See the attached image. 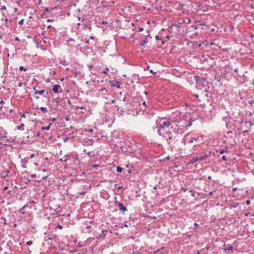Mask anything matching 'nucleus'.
Wrapping results in <instances>:
<instances>
[{
  "instance_id": "nucleus-1",
  "label": "nucleus",
  "mask_w": 254,
  "mask_h": 254,
  "mask_svg": "<svg viewBox=\"0 0 254 254\" xmlns=\"http://www.w3.org/2000/svg\"><path fill=\"white\" fill-rule=\"evenodd\" d=\"M156 123L157 124L156 127L162 129L169 127L171 124V120L165 118H159L158 120H156Z\"/></svg>"
},
{
  "instance_id": "nucleus-2",
  "label": "nucleus",
  "mask_w": 254,
  "mask_h": 254,
  "mask_svg": "<svg viewBox=\"0 0 254 254\" xmlns=\"http://www.w3.org/2000/svg\"><path fill=\"white\" fill-rule=\"evenodd\" d=\"M52 90L55 93H58L62 92V89L59 84H56L53 87Z\"/></svg>"
},
{
  "instance_id": "nucleus-3",
  "label": "nucleus",
  "mask_w": 254,
  "mask_h": 254,
  "mask_svg": "<svg viewBox=\"0 0 254 254\" xmlns=\"http://www.w3.org/2000/svg\"><path fill=\"white\" fill-rule=\"evenodd\" d=\"M147 34L145 35V36H146L145 39L141 41L139 44V45L140 46H143L148 42V40L147 39V37L150 36V34L149 33L148 31H147Z\"/></svg>"
},
{
  "instance_id": "nucleus-4",
  "label": "nucleus",
  "mask_w": 254,
  "mask_h": 254,
  "mask_svg": "<svg viewBox=\"0 0 254 254\" xmlns=\"http://www.w3.org/2000/svg\"><path fill=\"white\" fill-rule=\"evenodd\" d=\"M84 29H88L90 31L92 30V26L90 22H85L82 24Z\"/></svg>"
},
{
  "instance_id": "nucleus-5",
  "label": "nucleus",
  "mask_w": 254,
  "mask_h": 254,
  "mask_svg": "<svg viewBox=\"0 0 254 254\" xmlns=\"http://www.w3.org/2000/svg\"><path fill=\"white\" fill-rule=\"evenodd\" d=\"M110 83L112 85V86H115L117 87L118 88H119L120 87V82L117 81H112L110 80L109 81Z\"/></svg>"
},
{
  "instance_id": "nucleus-6",
  "label": "nucleus",
  "mask_w": 254,
  "mask_h": 254,
  "mask_svg": "<svg viewBox=\"0 0 254 254\" xmlns=\"http://www.w3.org/2000/svg\"><path fill=\"white\" fill-rule=\"evenodd\" d=\"M119 208L120 210L122 211L123 213L127 210L126 207L122 203H119Z\"/></svg>"
},
{
  "instance_id": "nucleus-7",
  "label": "nucleus",
  "mask_w": 254,
  "mask_h": 254,
  "mask_svg": "<svg viewBox=\"0 0 254 254\" xmlns=\"http://www.w3.org/2000/svg\"><path fill=\"white\" fill-rule=\"evenodd\" d=\"M29 160V157H26L21 160L22 162V167L23 168H26V164L27 163Z\"/></svg>"
},
{
  "instance_id": "nucleus-8",
  "label": "nucleus",
  "mask_w": 254,
  "mask_h": 254,
  "mask_svg": "<svg viewBox=\"0 0 254 254\" xmlns=\"http://www.w3.org/2000/svg\"><path fill=\"white\" fill-rule=\"evenodd\" d=\"M45 93L44 90H36L34 91V95H38L40 94L42 95Z\"/></svg>"
},
{
  "instance_id": "nucleus-9",
  "label": "nucleus",
  "mask_w": 254,
  "mask_h": 254,
  "mask_svg": "<svg viewBox=\"0 0 254 254\" xmlns=\"http://www.w3.org/2000/svg\"><path fill=\"white\" fill-rule=\"evenodd\" d=\"M193 140H195V141L199 142V138L198 137H193L191 138V139L190 141V143H193Z\"/></svg>"
},
{
  "instance_id": "nucleus-10",
  "label": "nucleus",
  "mask_w": 254,
  "mask_h": 254,
  "mask_svg": "<svg viewBox=\"0 0 254 254\" xmlns=\"http://www.w3.org/2000/svg\"><path fill=\"white\" fill-rule=\"evenodd\" d=\"M199 160V159H198V156H197L196 157H193L190 160V163H194L195 162H196V161H198Z\"/></svg>"
},
{
  "instance_id": "nucleus-11",
  "label": "nucleus",
  "mask_w": 254,
  "mask_h": 254,
  "mask_svg": "<svg viewBox=\"0 0 254 254\" xmlns=\"http://www.w3.org/2000/svg\"><path fill=\"white\" fill-rule=\"evenodd\" d=\"M123 101L125 102V106H127L128 104L129 100L127 99L126 95H125Z\"/></svg>"
},
{
  "instance_id": "nucleus-12",
  "label": "nucleus",
  "mask_w": 254,
  "mask_h": 254,
  "mask_svg": "<svg viewBox=\"0 0 254 254\" xmlns=\"http://www.w3.org/2000/svg\"><path fill=\"white\" fill-rule=\"evenodd\" d=\"M116 108L117 109V110L119 112V113L122 115L123 113H124V111L122 109H120V107H119L118 105L116 106Z\"/></svg>"
},
{
  "instance_id": "nucleus-13",
  "label": "nucleus",
  "mask_w": 254,
  "mask_h": 254,
  "mask_svg": "<svg viewBox=\"0 0 254 254\" xmlns=\"http://www.w3.org/2000/svg\"><path fill=\"white\" fill-rule=\"evenodd\" d=\"M51 125H52V123H50L48 127H41V129L48 130L50 129Z\"/></svg>"
},
{
  "instance_id": "nucleus-14",
  "label": "nucleus",
  "mask_w": 254,
  "mask_h": 254,
  "mask_svg": "<svg viewBox=\"0 0 254 254\" xmlns=\"http://www.w3.org/2000/svg\"><path fill=\"white\" fill-rule=\"evenodd\" d=\"M43 97L47 99L46 104L48 105L50 104V98L46 96L45 94H43Z\"/></svg>"
},
{
  "instance_id": "nucleus-15",
  "label": "nucleus",
  "mask_w": 254,
  "mask_h": 254,
  "mask_svg": "<svg viewBox=\"0 0 254 254\" xmlns=\"http://www.w3.org/2000/svg\"><path fill=\"white\" fill-rule=\"evenodd\" d=\"M39 109L42 111L43 113H46L48 112V110L46 108L41 107L39 108Z\"/></svg>"
},
{
  "instance_id": "nucleus-16",
  "label": "nucleus",
  "mask_w": 254,
  "mask_h": 254,
  "mask_svg": "<svg viewBox=\"0 0 254 254\" xmlns=\"http://www.w3.org/2000/svg\"><path fill=\"white\" fill-rule=\"evenodd\" d=\"M228 152V148L227 147H226V148L225 149H222L220 151V153L221 154H223V153H227Z\"/></svg>"
},
{
  "instance_id": "nucleus-17",
  "label": "nucleus",
  "mask_w": 254,
  "mask_h": 254,
  "mask_svg": "<svg viewBox=\"0 0 254 254\" xmlns=\"http://www.w3.org/2000/svg\"><path fill=\"white\" fill-rule=\"evenodd\" d=\"M123 171V169L122 167H120V166H118L117 167V172L118 173H121Z\"/></svg>"
},
{
  "instance_id": "nucleus-18",
  "label": "nucleus",
  "mask_w": 254,
  "mask_h": 254,
  "mask_svg": "<svg viewBox=\"0 0 254 254\" xmlns=\"http://www.w3.org/2000/svg\"><path fill=\"white\" fill-rule=\"evenodd\" d=\"M211 154V152H209L208 154H206L204 155H203V157H204L205 159L206 160L207 158H208Z\"/></svg>"
},
{
  "instance_id": "nucleus-19",
  "label": "nucleus",
  "mask_w": 254,
  "mask_h": 254,
  "mask_svg": "<svg viewBox=\"0 0 254 254\" xmlns=\"http://www.w3.org/2000/svg\"><path fill=\"white\" fill-rule=\"evenodd\" d=\"M24 126V124H21V125L20 126H18V127H17V129H19V130H20V129H23L22 128V127H23Z\"/></svg>"
},
{
  "instance_id": "nucleus-20",
  "label": "nucleus",
  "mask_w": 254,
  "mask_h": 254,
  "mask_svg": "<svg viewBox=\"0 0 254 254\" xmlns=\"http://www.w3.org/2000/svg\"><path fill=\"white\" fill-rule=\"evenodd\" d=\"M28 207V205L27 204H25L21 209L19 210V211H21L23 209H24L25 208H27Z\"/></svg>"
},
{
  "instance_id": "nucleus-21",
  "label": "nucleus",
  "mask_w": 254,
  "mask_h": 254,
  "mask_svg": "<svg viewBox=\"0 0 254 254\" xmlns=\"http://www.w3.org/2000/svg\"><path fill=\"white\" fill-rule=\"evenodd\" d=\"M142 105L144 107V109H143L144 111H146V107H147V105H146V103L145 101H144L143 103H142Z\"/></svg>"
},
{
  "instance_id": "nucleus-22",
  "label": "nucleus",
  "mask_w": 254,
  "mask_h": 254,
  "mask_svg": "<svg viewBox=\"0 0 254 254\" xmlns=\"http://www.w3.org/2000/svg\"><path fill=\"white\" fill-rule=\"evenodd\" d=\"M190 192L191 193V195L193 197L195 196V191H193L192 190H191Z\"/></svg>"
},
{
  "instance_id": "nucleus-23",
  "label": "nucleus",
  "mask_w": 254,
  "mask_h": 254,
  "mask_svg": "<svg viewBox=\"0 0 254 254\" xmlns=\"http://www.w3.org/2000/svg\"><path fill=\"white\" fill-rule=\"evenodd\" d=\"M19 70H23V71H26L27 70V68H25L24 66H21L19 67Z\"/></svg>"
},
{
  "instance_id": "nucleus-24",
  "label": "nucleus",
  "mask_w": 254,
  "mask_h": 254,
  "mask_svg": "<svg viewBox=\"0 0 254 254\" xmlns=\"http://www.w3.org/2000/svg\"><path fill=\"white\" fill-rule=\"evenodd\" d=\"M77 19H78V20L79 21L83 22L84 20V18H82V17H81L80 16H78L77 17Z\"/></svg>"
},
{
  "instance_id": "nucleus-25",
  "label": "nucleus",
  "mask_w": 254,
  "mask_h": 254,
  "mask_svg": "<svg viewBox=\"0 0 254 254\" xmlns=\"http://www.w3.org/2000/svg\"><path fill=\"white\" fill-rule=\"evenodd\" d=\"M33 244V241H29L28 242H26V245L27 246H30L32 244Z\"/></svg>"
},
{
  "instance_id": "nucleus-26",
  "label": "nucleus",
  "mask_w": 254,
  "mask_h": 254,
  "mask_svg": "<svg viewBox=\"0 0 254 254\" xmlns=\"http://www.w3.org/2000/svg\"><path fill=\"white\" fill-rule=\"evenodd\" d=\"M100 91L106 93L107 92V89L105 88H102L100 90Z\"/></svg>"
},
{
  "instance_id": "nucleus-27",
  "label": "nucleus",
  "mask_w": 254,
  "mask_h": 254,
  "mask_svg": "<svg viewBox=\"0 0 254 254\" xmlns=\"http://www.w3.org/2000/svg\"><path fill=\"white\" fill-rule=\"evenodd\" d=\"M157 133L159 135H161V129H162V128H158Z\"/></svg>"
},
{
  "instance_id": "nucleus-28",
  "label": "nucleus",
  "mask_w": 254,
  "mask_h": 254,
  "mask_svg": "<svg viewBox=\"0 0 254 254\" xmlns=\"http://www.w3.org/2000/svg\"><path fill=\"white\" fill-rule=\"evenodd\" d=\"M198 159H199V160H205L204 157H203V156H200V157H198Z\"/></svg>"
},
{
  "instance_id": "nucleus-29",
  "label": "nucleus",
  "mask_w": 254,
  "mask_h": 254,
  "mask_svg": "<svg viewBox=\"0 0 254 254\" xmlns=\"http://www.w3.org/2000/svg\"><path fill=\"white\" fill-rule=\"evenodd\" d=\"M56 228H59L60 229H62L63 226L62 225H61L60 224H58L57 226L56 227Z\"/></svg>"
},
{
  "instance_id": "nucleus-30",
  "label": "nucleus",
  "mask_w": 254,
  "mask_h": 254,
  "mask_svg": "<svg viewBox=\"0 0 254 254\" xmlns=\"http://www.w3.org/2000/svg\"><path fill=\"white\" fill-rule=\"evenodd\" d=\"M6 9V7L5 5H2L1 7L0 8V9L1 10H5Z\"/></svg>"
},
{
  "instance_id": "nucleus-31",
  "label": "nucleus",
  "mask_w": 254,
  "mask_h": 254,
  "mask_svg": "<svg viewBox=\"0 0 254 254\" xmlns=\"http://www.w3.org/2000/svg\"><path fill=\"white\" fill-rule=\"evenodd\" d=\"M108 70H109V68H106V69H105V70L103 71L102 72V73H104V74H107V71H108Z\"/></svg>"
},
{
  "instance_id": "nucleus-32",
  "label": "nucleus",
  "mask_w": 254,
  "mask_h": 254,
  "mask_svg": "<svg viewBox=\"0 0 254 254\" xmlns=\"http://www.w3.org/2000/svg\"><path fill=\"white\" fill-rule=\"evenodd\" d=\"M23 21H24V20L22 19L18 22V24L20 25H22L23 23Z\"/></svg>"
},
{
  "instance_id": "nucleus-33",
  "label": "nucleus",
  "mask_w": 254,
  "mask_h": 254,
  "mask_svg": "<svg viewBox=\"0 0 254 254\" xmlns=\"http://www.w3.org/2000/svg\"><path fill=\"white\" fill-rule=\"evenodd\" d=\"M222 159L223 160H224V161H226V160H227V158H226V156H224H224H223L222 157Z\"/></svg>"
},
{
  "instance_id": "nucleus-34",
  "label": "nucleus",
  "mask_w": 254,
  "mask_h": 254,
  "mask_svg": "<svg viewBox=\"0 0 254 254\" xmlns=\"http://www.w3.org/2000/svg\"><path fill=\"white\" fill-rule=\"evenodd\" d=\"M86 193V191H82L81 192H79V193L80 195H84Z\"/></svg>"
},
{
  "instance_id": "nucleus-35",
  "label": "nucleus",
  "mask_w": 254,
  "mask_h": 254,
  "mask_svg": "<svg viewBox=\"0 0 254 254\" xmlns=\"http://www.w3.org/2000/svg\"><path fill=\"white\" fill-rule=\"evenodd\" d=\"M76 109H81V110H83V109H84V107L83 106H81V107H77Z\"/></svg>"
},
{
  "instance_id": "nucleus-36",
  "label": "nucleus",
  "mask_w": 254,
  "mask_h": 254,
  "mask_svg": "<svg viewBox=\"0 0 254 254\" xmlns=\"http://www.w3.org/2000/svg\"><path fill=\"white\" fill-rule=\"evenodd\" d=\"M155 39H156L157 40H160V39H160V37H159V36H155Z\"/></svg>"
},
{
  "instance_id": "nucleus-37",
  "label": "nucleus",
  "mask_w": 254,
  "mask_h": 254,
  "mask_svg": "<svg viewBox=\"0 0 254 254\" xmlns=\"http://www.w3.org/2000/svg\"><path fill=\"white\" fill-rule=\"evenodd\" d=\"M126 167H127V168H129V167H132V165H131V164H127V165H126Z\"/></svg>"
},
{
  "instance_id": "nucleus-38",
  "label": "nucleus",
  "mask_w": 254,
  "mask_h": 254,
  "mask_svg": "<svg viewBox=\"0 0 254 254\" xmlns=\"http://www.w3.org/2000/svg\"><path fill=\"white\" fill-rule=\"evenodd\" d=\"M56 120L57 119H56V118H53L51 119V121H52V122H54L55 121H56Z\"/></svg>"
},
{
  "instance_id": "nucleus-39",
  "label": "nucleus",
  "mask_w": 254,
  "mask_h": 254,
  "mask_svg": "<svg viewBox=\"0 0 254 254\" xmlns=\"http://www.w3.org/2000/svg\"><path fill=\"white\" fill-rule=\"evenodd\" d=\"M87 131L88 132H89L90 133H91L93 131V129L92 128H91V129H89L88 130H87Z\"/></svg>"
},
{
  "instance_id": "nucleus-40",
  "label": "nucleus",
  "mask_w": 254,
  "mask_h": 254,
  "mask_svg": "<svg viewBox=\"0 0 254 254\" xmlns=\"http://www.w3.org/2000/svg\"><path fill=\"white\" fill-rule=\"evenodd\" d=\"M246 204H247V205H249V204H250V203H251V201H250V200H247L246 201Z\"/></svg>"
},
{
  "instance_id": "nucleus-41",
  "label": "nucleus",
  "mask_w": 254,
  "mask_h": 254,
  "mask_svg": "<svg viewBox=\"0 0 254 254\" xmlns=\"http://www.w3.org/2000/svg\"><path fill=\"white\" fill-rule=\"evenodd\" d=\"M36 174H32V175H31V177L32 178H34L36 177Z\"/></svg>"
},
{
  "instance_id": "nucleus-42",
  "label": "nucleus",
  "mask_w": 254,
  "mask_h": 254,
  "mask_svg": "<svg viewBox=\"0 0 254 254\" xmlns=\"http://www.w3.org/2000/svg\"><path fill=\"white\" fill-rule=\"evenodd\" d=\"M34 97L36 99H39V96L38 95H34Z\"/></svg>"
},
{
  "instance_id": "nucleus-43",
  "label": "nucleus",
  "mask_w": 254,
  "mask_h": 254,
  "mask_svg": "<svg viewBox=\"0 0 254 254\" xmlns=\"http://www.w3.org/2000/svg\"><path fill=\"white\" fill-rule=\"evenodd\" d=\"M34 157H35V154H31L30 156V158H33Z\"/></svg>"
},
{
  "instance_id": "nucleus-44",
  "label": "nucleus",
  "mask_w": 254,
  "mask_h": 254,
  "mask_svg": "<svg viewBox=\"0 0 254 254\" xmlns=\"http://www.w3.org/2000/svg\"><path fill=\"white\" fill-rule=\"evenodd\" d=\"M150 72L152 73L153 74H155L156 73L154 72L152 69L150 70Z\"/></svg>"
},
{
  "instance_id": "nucleus-45",
  "label": "nucleus",
  "mask_w": 254,
  "mask_h": 254,
  "mask_svg": "<svg viewBox=\"0 0 254 254\" xmlns=\"http://www.w3.org/2000/svg\"><path fill=\"white\" fill-rule=\"evenodd\" d=\"M21 118H26V115L25 114H22L21 115Z\"/></svg>"
},
{
  "instance_id": "nucleus-46",
  "label": "nucleus",
  "mask_w": 254,
  "mask_h": 254,
  "mask_svg": "<svg viewBox=\"0 0 254 254\" xmlns=\"http://www.w3.org/2000/svg\"><path fill=\"white\" fill-rule=\"evenodd\" d=\"M232 249H233V247H229V248L227 249V250L230 251V250H232Z\"/></svg>"
},
{
  "instance_id": "nucleus-47",
  "label": "nucleus",
  "mask_w": 254,
  "mask_h": 254,
  "mask_svg": "<svg viewBox=\"0 0 254 254\" xmlns=\"http://www.w3.org/2000/svg\"><path fill=\"white\" fill-rule=\"evenodd\" d=\"M122 188H123V187H122V186H118V187H117V189H118V190H121Z\"/></svg>"
},
{
  "instance_id": "nucleus-48",
  "label": "nucleus",
  "mask_w": 254,
  "mask_h": 254,
  "mask_svg": "<svg viewBox=\"0 0 254 254\" xmlns=\"http://www.w3.org/2000/svg\"><path fill=\"white\" fill-rule=\"evenodd\" d=\"M111 102L112 104H115L116 102V100L115 99L112 100Z\"/></svg>"
},
{
  "instance_id": "nucleus-49",
  "label": "nucleus",
  "mask_w": 254,
  "mask_h": 254,
  "mask_svg": "<svg viewBox=\"0 0 254 254\" xmlns=\"http://www.w3.org/2000/svg\"><path fill=\"white\" fill-rule=\"evenodd\" d=\"M182 190L185 192L187 191V189L182 188Z\"/></svg>"
},
{
  "instance_id": "nucleus-50",
  "label": "nucleus",
  "mask_w": 254,
  "mask_h": 254,
  "mask_svg": "<svg viewBox=\"0 0 254 254\" xmlns=\"http://www.w3.org/2000/svg\"><path fill=\"white\" fill-rule=\"evenodd\" d=\"M143 30V28L142 27H139V31H142Z\"/></svg>"
},
{
  "instance_id": "nucleus-51",
  "label": "nucleus",
  "mask_w": 254,
  "mask_h": 254,
  "mask_svg": "<svg viewBox=\"0 0 254 254\" xmlns=\"http://www.w3.org/2000/svg\"><path fill=\"white\" fill-rule=\"evenodd\" d=\"M248 130H244V131H243V133H248Z\"/></svg>"
},
{
  "instance_id": "nucleus-52",
  "label": "nucleus",
  "mask_w": 254,
  "mask_h": 254,
  "mask_svg": "<svg viewBox=\"0 0 254 254\" xmlns=\"http://www.w3.org/2000/svg\"><path fill=\"white\" fill-rule=\"evenodd\" d=\"M4 102L2 100H0V104H4Z\"/></svg>"
},
{
  "instance_id": "nucleus-53",
  "label": "nucleus",
  "mask_w": 254,
  "mask_h": 254,
  "mask_svg": "<svg viewBox=\"0 0 254 254\" xmlns=\"http://www.w3.org/2000/svg\"><path fill=\"white\" fill-rule=\"evenodd\" d=\"M85 43L86 44H88V43H89V40H85Z\"/></svg>"
},
{
  "instance_id": "nucleus-54",
  "label": "nucleus",
  "mask_w": 254,
  "mask_h": 254,
  "mask_svg": "<svg viewBox=\"0 0 254 254\" xmlns=\"http://www.w3.org/2000/svg\"><path fill=\"white\" fill-rule=\"evenodd\" d=\"M90 39H94V36H91L90 37Z\"/></svg>"
},
{
  "instance_id": "nucleus-55",
  "label": "nucleus",
  "mask_w": 254,
  "mask_h": 254,
  "mask_svg": "<svg viewBox=\"0 0 254 254\" xmlns=\"http://www.w3.org/2000/svg\"><path fill=\"white\" fill-rule=\"evenodd\" d=\"M144 93L146 95H148V92H147V91H144Z\"/></svg>"
},
{
  "instance_id": "nucleus-56",
  "label": "nucleus",
  "mask_w": 254,
  "mask_h": 254,
  "mask_svg": "<svg viewBox=\"0 0 254 254\" xmlns=\"http://www.w3.org/2000/svg\"><path fill=\"white\" fill-rule=\"evenodd\" d=\"M80 25H81V23L80 22L77 23V27L80 26Z\"/></svg>"
},
{
  "instance_id": "nucleus-57",
  "label": "nucleus",
  "mask_w": 254,
  "mask_h": 254,
  "mask_svg": "<svg viewBox=\"0 0 254 254\" xmlns=\"http://www.w3.org/2000/svg\"><path fill=\"white\" fill-rule=\"evenodd\" d=\"M123 226L124 227H128V226L127 224H125Z\"/></svg>"
},
{
  "instance_id": "nucleus-58",
  "label": "nucleus",
  "mask_w": 254,
  "mask_h": 254,
  "mask_svg": "<svg viewBox=\"0 0 254 254\" xmlns=\"http://www.w3.org/2000/svg\"><path fill=\"white\" fill-rule=\"evenodd\" d=\"M45 11L48 12L49 11L48 9L47 8H46L44 10Z\"/></svg>"
},
{
  "instance_id": "nucleus-59",
  "label": "nucleus",
  "mask_w": 254,
  "mask_h": 254,
  "mask_svg": "<svg viewBox=\"0 0 254 254\" xmlns=\"http://www.w3.org/2000/svg\"><path fill=\"white\" fill-rule=\"evenodd\" d=\"M98 165L95 164V165H94L93 166V167H94V168H95V167H98Z\"/></svg>"
},
{
  "instance_id": "nucleus-60",
  "label": "nucleus",
  "mask_w": 254,
  "mask_h": 254,
  "mask_svg": "<svg viewBox=\"0 0 254 254\" xmlns=\"http://www.w3.org/2000/svg\"><path fill=\"white\" fill-rule=\"evenodd\" d=\"M68 41H73V42H74V40L72 39H69V40H68Z\"/></svg>"
},
{
  "instance_id": "nucleus-61",
  "label": "nucleus",
  "mask_w": 254,
  "mask_h": 254,
  "mask_svg": "<svg viewBox=\"0 0 254 254\" xmlns=\"http://www.w3.org/2000/svg\"><path fill=\"white\" fill-rule=\"evenodd\" d=\"M48 177V176H46L44 177L43 178H44V179L46 180Z\"/></svg>"
},
{
  "instance_id": "nucleus-62",
  "label": "nucleus",
  "mask_w": 254,
  "mask_h": 254,
  "mask_svg": "<svg viewBox=\"0 0 254 254\" xmlns=\"http://www.w3.org/2000/svg\"><path fill=\"white\" fill-rule=\"evenodd\" d=\"M51 21H53V20H51V19H48L47 20V22H51Z\"/></svg>"
},
{
  "instance_id": "nucleus-63",
  "label": "nucleus",
  "mask_w": 254,
  "mask_h": 254,
  "mask_svg": "<svg viewBox=\"0 0 254 254\" xmlns=\"http://www.w3.org/2000/svg\"><path fill=\"white\" fill-rule=\"evenodd\" d=\"M92 152H88L87 153V154H88V155H90V154H91V153Z\"/></svg>"
},
{
  "instance_id": "nucleus-64",
  "label": "nucleus",
  "mask_w": 254,
  "mask_h": 254,
  "mask_svg": "<svg viewBox=\"0 0 254 254\" xmlns=\"http://www.w3.org/2000/svg\"><path fill=\"white\" fill-rule=\"evenodd\" d=\"M21 212V213L22 214H25V212L24 211H22V210L21 211H20Z\"/></svg>"
}]
</instances>
